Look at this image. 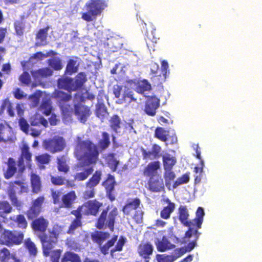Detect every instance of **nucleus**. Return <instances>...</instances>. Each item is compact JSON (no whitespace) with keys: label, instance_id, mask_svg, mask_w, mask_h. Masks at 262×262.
<instances>
[{"label":"nucleus","instance_id":"obj_1","mask_svg":"<svg viewBox=\"0 0 262 262\" xmlns=\"http://www.w3.org/2000/svg\"><path fill=\"white\" fill-rule=\"evenodd\" d=\"M74 154L81 167L88 166L83 171L76 173L74 179L77 181L85 180L93 172V167L98 162L99 151L98 146L90 140H82L80 137L76 138Z\"/></svg>","mask_w":262,"mask_h":262},{"label":"nucleus","instance_id":"obj_2","mask_svg":"<svg viewBox=\"0 0 262 262\" xmlns=\"http://www.w3.org/2000/svg\"><path fill=\"white\" fill-rule=\"evenodd\" d=\"M32 153L30 151L28 145L25 143L20 148V155L17 163L14 159L10 157L6 163L7 168L4 173L6 179L9 180L12 178L15 174L18 173L21 175L26 170V167L29 169L32 168Z\"/></svg>","mask_w":262,"mask_h":262},{"label":"nucleus","instance_id":"obj_3","mask_svg":"<svg viewBox=\"0 0 262 262\" xmlns=\"http://www.w3.org/2000/svg\"><path fill=\"white\" fill-rule=\"evenodd\" d=\"M179 220L181 223L185 226L192 228L194 230L198 231L201 228L202 224L203 222L205 212L204 209L199 207L196 211V216L192 221H189V213L186 206L181 205L178 208Z\"/></svg>","mask_w":262,"mask_h":262},{"label":"nucleus","instance_id":"obj_4","mask_svg":"<svg viewBox=\"0 0 262 262\" xmlns=\"http://www.w3.org/2000/svg\"><path fill=\"white\" fill-rule=\"evenodd\" d=\"M107 7V4L104 0H90L85 5L87 11L81 13V18L87 22L94 21Z\"/></svg>","mask_w":262,"mask_h":262},{"label":"nucleus","instance_id":"obj_5","mask_svg":"<svg viewBox=\"0 0 262 262\" xmlns=\"http://www.w3.org/2000/svg\"><path fill=\"white\" fill-rule=\"evenodd\" d=\"M109 206L103 209L97 219L95 227L98 229H104L108 228L113 232L116 219L119 215L118 210L116 207L108 212Z\"/></svg>","mask_w":262,"mask_h":262},{"label":"nucleus","instance_id":"obj_6","mask_svg":"<svg viewBox=\"0 0 262 262\" xmlns=\"http://www.w3.org/2000/svg\"><path fill=\"white\" fill-rule=\"evenodd\" d=\"M115 97L118 99L117 103L120 104H129L132 102H137L134 92L128 88L125 87L123 90L122 85L115 84L113 88Z\"/></svg>","mask_w":262,"mask_h":262},{"label":"nucleus","instance_id":"obj_7","mask_svg":"<svg viewBox=\"0 0 262 262\" xmlns=\"http://www.w3.org/2000/svg\"><path fill=\"white\" fill-rule=\"evenodd\" d=\"M102 205V203L94 199L84 202L81 205L79 206L76 209L82 215L96 216Z\"/></svg>","mask_w":262,"mask_h":262},{"label":"nucleus","instance_id":"obj_8","mask_svg":"<svg viewBox=\"0 0 262 262\" xmlns=\"http://www.w3.org/2000/svg\"><path fill=\"white\" fill-rule=\"evenodd\" d=\"M29 186L25 179L15 180L9 182L7 188L8 195H16L29 192Z\"/></svg>","mask_w":262,"mask_h":262},{"label":"nucleus","instance_id":"obj_9","mask_svg":"<svg viewBox=\"0 0 262 262\" xmlns=\"http://www.w3.org/2000/svg\"><path fill=\"white\" fill-rule=\"evenodd\" d=\"M43 146L46 150L51 153L61 151L66 147V142L62 137H55L51 139L45 140Z\"/></svg>","mask_w":262,"mask_h":262},{"label":"nucleus","instance_id":"obj_10","mask_svg":"<svg viewBox=\"0 0 262 262\" xmlns=\"http://www.w3.org/2000/svg\"><path fill=\"white\" fill-rule=\"evenodd\" d=\"M201 234V233L196 230H194L192 228L188 229L185 233L184 238L188 239L187 241H189L192 236L194 237V238L192 241L189 242L184 247H181L177 249L181 255H183L187 252L191 251L196 246V242Z\"/></svg>","mask_w":262,"mask_h":262},{"label":"nucleus","instance_id":"obj_11","mask_svg":"<svg viewBox=\"0 0 262 262\" xmlns=\"http://www.w3.org/2000/svg\"><path fill=\"white\" fill-rule=\"evenodd\" d=\"M102 185L105 189L107 198L111 202L114 201L116 200L115 186L117 185L115 177L110 173L108 174Z\"/></svg>","mask_w":262,"mask_h":262},{"label":"nucleus","instance_id":"obj_12","mask_svg":"<svg viewBox=\"0 0 262 262\" xmlns=\"http://www.w3.org/2000/svg\"><path fill=\"white\" fill-rule=\"evenodd\" d=\"M145 104L144 111L150 116H154L156 114V110L160 106V99L155 95L147 96Z\"/></svg>","mask_w":262,"mask_h":262},{"label":"nucleus","instance_id":"obj_13","mask_svg":"<svg viewBox=\"0 0 262 262\" xmlns=\"http://www.w3.org/2000/svg\"><path fill=\"white\" fill-rule=\"evenodd\" d=\"M143 25L146 28L145 40L146 45L148 47H151L155 44L157 43L160 39L159 35L156 32V29L152 23H149L148 27H147V24L143 23Z\"/></svg>","mask_w":262,"mask_h":262},{"label":"nucleus","instance_id":"obj_14","mask_svg":"<svg viewBox=\"0 0 262 262\" xmlns=\"http://www.w3.org/2000/svg\"><path fill=\"white\" fill-rule=\"evenodd\" d=\"M39 238L42 245L43 254L45 256L48 257L58 241L55 240L49 234L48 235L45 233L39 236Z\"/></svg>","mask_w":262,"mask_h":262},{"label":"nucleus","instance_id":"obj_15","mask_svg":"<svg viewBox=\"0 0 262 262\" xmlns=\"http://www.w3.org/2000/svg\"><path fill=\"white\" fill-rule=\"evenodd\" d=\"M49 222L43 216H40L34 220L31 223V227L33 231L36 233H45L48 228Z\"/></svg>","mask_w":262,"mask_h":262},{"label":"nucleus","instance_id":"obj_16","mask_svg":"<svg viewBox=\"0 0 262 262\" xmlns=\"http://www.w3.org/2000/svg\"><path fill=\"white\" fill-rule=\"evenodd\" d=\"M74 113L77 119L82 123H84L91 114L90 107L81 104L74 105Z\"/></svg>","mask_w":262,"mask_h":262},{"label":"nucleus","instance_id":"obj_17","mask_svg":"<svg viewBox=\"0 0 262 262\" xmlns=\"http://www.w3.org/2000/svg\"><path fill=\"white\" fill-rule=\"evenodd\" d=\"M154 247L152 245L148 242H142L138 247L137 252L139 255L144 258L147 262L150 258L152 254Z\"/></svg>","mask_w":262,"mask_h":262},{"label":"nucleus","instance_id":"obj_18","mask_svg":"<svg viewBox=\"0 0 262 262\" xmlns=\"http://www.w3.org/2000/svg\"><path fill=\"white\" fill-rule=\"evenodd\" d=\"M147 185V189L154 192H161L165 189L163 180L160 175L149 179Z\"/></svg>","mask_w":262,"mask_h":262},{"label":"nucleus","instance_id":"obj_19","mask_svg":"<svg viewBox=\"0 0 262 262\" xmlns=\"http://www.w3.org/2000/svg\"><path fill=\"white\" fill-rule=\"evenodd\" d=\"M160 168V163L159 161L151 162L149 163L144 168L143 171V174L144 177L149 178H154L160 176L158 170Z\"/></svg>","mask_w":262,"mask_h":262},{"label":"nucleus","instance_id":"obj_20","mask_svg":"<svg viewBox=\"0 0 262 262\" xmlns=\"http://www.w3.org/2000/svg\"><path fill=\"white\" fill-rule=\"evenodd\" d=\"M77 198L76 192L74 190L64 194L61 196V204L60 207L68 209L71 208L75 203Z\"/></svg>","mask_w":262,"mask_h":262},{"label":"nucleus","instance_id":"obj_21","mask_svg":"<svg viewBox=\"0 0 262 262\" xmlns=\"http://www.w3.org/2000/svg\"><path fill=\"white\" fill-rule=\"evenodd\" d=\"M142 156L144 159H156L161 156V147L157 144L152 145L151 150L147 151L144 148L141 149Z\"/></svg>","mask_w":262,"mask_h":262},{"label":"nucleus","instance_id":"obj_22","mask_svg":"<svg viewBox=\"0 0 262 262\" xmlns=\"http://www.w3.org/2000/svg\"><path fill=\"white\" fill-rule=\"evenodd\" d=\"M71 214L74 215L75 218L72 221L71 224L69 227L67 233L69 234L74 233L75 230L79 227L82 226V215L77 210H73L71 212Z\"/></svg>","mask_w":262,"mask_h":262},{"label":"nucleus","instance_id":"obj_23","mask_svg":"<svg viewBox=\"0 0 262 262\" xmlns=\"http://www.w3.org/2000/svg\"><path fill=\"white\" fill-rule=\"evenodd\" d=\"M157 249L159 252H165L175 248V245L171 244L166 236H163L161 239L157 238L155 242Z\"/></svg>","mask_w":262,"mask_h":262},{"label":"nucleus","instance_id":"obj_24","mask_svg":"<svg viewBox=\"0 0 262 262\" xmlns=\"http://www.w3.org/2000/svg\"><path fill=\"white\" fill-rule=\"evenodd\" d=\"M15 138L11 132L6 128L5 125L0 123V143L11 144L15 141Z\"/></svg>","mask_w":262,"mask_h":262},{"label":"nucleus","instance_id":"obj_25","mask_svg":"<svg viewBox=\"0 0 262 262\" xmlns=\"http://www.w3.org/2000/svg\"><path fill=\"white\" fill-rule=\"evenodd\" d=\"M141 204V201L138 198H136L132 201H128L123 207L122 211L127 215H132L134 211L139 208Z\"/></svg>","mask_w":262,"mask_h":262},{"label":"nucleus","instance_id":"obj_26","mask_svg":"<svg viewBox=\"0 0 262 262\" xmlns=\"http://www.w3.org/2000/svg\"><path fill=\"white\" fill-rule=\"evenodd\" d=\"M73 82L74 79L72 78L68 77H61L57 80V85L59 89L71 92L75 91Z\"/></svg>","mask_w":262,"mask_h":262},{"label":"nucleus","instance_id":"obj_27","mask_svg":"<svg viewBox=\"0 0 262 262\" xmlns=\"http://www.w3.org/2000/svg\"><path fill=\"white\" fill-rule=\"evenodd\" d=\"M164 202L167 205L164 206L160 211V217L164 220H168L170 218L171 213L175 209V204L172 202L168 198L165 199Z\"/></svg>","mask_w":262,"mask_h":262},{"label":"nucleus","instance_id":"obj_28","mask_svg":"<svg viewBox=\"0 0 262 262\" xmlns=\"http://www.w3.org/2000/svg\"><path fill=\"white\" fill-rule=\"evenodd\" d=\"M52 97L57 100L59 105L67 103L72 99V96L70 94L57 90L53 92Z\"/></svg>","mask_w":262,"mask_h":262},{"label":"nucleus","instance_id":"obj_29","mask_svg":"<svg viewBox=\"0 0 262 262\" xmlns=\"http://www.w3.org/2000/svg\"><path fill=\"white\" fill-rule=\"evenodd\" d=\"M102 171L97 170L93 173L91 178L86 183V188H95L100 183L102 177Z\"/></svg>","mask_w":262,"mask_h":262},{"label":"nucleus","instance_id":"obj_30","mask_svg":"<svg viewBox=\"0 0 262 262\" xmlns=\"http://www.w3.org/2000/svg\"><path fill=\"white\" fill-rule=\"evenodd\" d=\"M32 192L38 193L41 189V182L40 177L35 173H32L30 177Z\"/></svg>","mask_w":262,"mask_h":262},{"label":"nucleus","instance_id":"obj_31","mask_svg":"<svg viewBox=\"0 0 262 262\" xmlns=\"http://www.w3.org/2000/svg\"><path fill=\"white\" fill-rule=\"evenodd\" d=\"M169 131L166 130L164 128L160 126L156 127L155 130L154 137L159 140L164 142L167 145L168 143V135Z\"/></svg>","mask_w":262,"mask_h":262},{"label":"nucleus","instance_id":"obj_32","mask_svg":"<svg viewBox=\"0 0 262 262\" xmlns=\"http://www.w3.org/2000/svg\"><path fill=\"white\" fill-rule=\"evenodd\" d=\"M110 233L107 232L96 231L91 235L93 241L99 246H101L103 242L110 237Z\"/></svg>","mask_w":262,"mask_h":262},{"label":"nucleus","instance_id":"obj_33","mask_svg":"<svg viewBox=\"0 0 262 262\" xmlns=\"http://www.w3.org/2000/svg\"><path fill=\"white\" fill-rule=\"evenodd\" d=\"M33 77L35 79L47 78L53 74V71L49 68H43L31 72Z\"/></svg>","mask_w":262,"mask_h":262},{"label":"nucleus","instance_id":"obj_34","mask_svg":"<svg viewBox=\"0 0 262 262\" xmlns=\"http://www.w3.org/2000/svg\"><path fill=\"white\" fill-rule=\"evenodd\" d=\"M5 110L7 111V112L10 116H14L15 107H14L13 103L10 101L8 98L3 100L2 104L1 106V111L4 112Z\"/></svg>","mask_w":262,"mask_h":262},{"label":"nucleus","instance_id":"obj_35","mask_svg":"<svg viewBox=\"0 0 262 262\" xmlns=\"http://www.w3.org/2000/svg\"><path fill=\"white\" fill-rule=\"evenodd\" d=\"M110 126L111 129L116 133L121 128L122 121L120 117L117 114L113 115L109 120Z\"/></svg>","mask_w":262,"mask_h":262},{"label":"nucleus","instance_id":"obj_36","mask_svg":"<svg viewBox=\"0 0 262 262\" xmlns=\"http://www.w3.org/2000/svg\"><path fill=\"white\" fill-rule=\"evenodd\" d=\"M51 158V157L49 154L45 153L36 156L35 160L40 168H45V165L50 162Z\"/></svg>","mask_w":262,"mask_h":262},{"label":"nucleus","instance_id":"obj_37","mask_svg":"<svg viewBox=\"0 0 262 262\" xmlns=\"http://www.w3.org/2000/svg\"><path fill=\"white\" fill-rule=\"evenodd\" d=\"M162 159L164 169H172L177 162L176 158L169 154L163 155Z\"/></svg>","mask_w":262,"mask_h":262},{"label":"nucleus","instance_id":"obj_38","mask_svg":"<svg viewBox=\"0 0 262 262\" xmlns=\"http://www.w3.org/2000/svg\"><path fill=\"white\" fill-rule=\"evenodd\" d=\"M49 28V27H46L45 28L40 29L37 33L36 35V39L37 40H39V46H44L47 45L48 42L47 41V38Z\"/></svg>","mask_w":262,"mask_h":262},{"label":"nucleus","instance_id":"obj_39","mask_svg":"<svg viewBox=\"0 0 262 262\" xmlns=\"http://www.w3.org/2000/svg\"><path fill=\"white\" fill-rule=\"evenodd\" d=\"M86 75L84 72L79 73L75 77L73 84L75 91L80 89L86 81Z\"/></svg>","mask_w":262,"mask_h":262},{"label":"nucleus","instance_id":"obj_40","mask_svg":"<svg viewBox=\"0 0 262 262\" xmlns=\"http://www.w3.org/2000/svg\"><path fill=\"white\" fill-rule=\"evenodd\" d=\"M61 262H81V260L77 254L66 251L61 258Z\"/></svg>","mask_w":262,"mask_h":262},{"label":"nucleus","instance_id":"obj_41","mask_svg":"<svg viewBox=\"0 0 262 262\" xmlns=\"http://www.w3.org/2000/svg\"><path fill=\"white\" fill-rule=\"evenodd\" d=\"M13 233L12 231L4 229L0 237V244L10 246Z\"/></svg>","mask_w":262,"mask_h":262},{"label":"nucleus","instance_id":"obj_42","mask_svg":"<svg viewBox=\"0 0 262 262\" xmlns=\"http://www.w3.org/2000/svg\"><path fill=\"white\" fill-rule=\"evenodd\" d=\"M57 169L59 172L67 173L69 170L70 167L67 164V160L66 156L62 155L57 158Z\"/></svg>","mask_w":262,"mask_h":262},{"label":"nucleus","instance_id":"obj_43","mask_svg":"<svg viewBox=\"0 0 262 262\" xmlns=\"http://www.w3.org/2000/svg\"><path fill=\"white\" fill-rule=\"evenodd\" d=\"M78 70V64L77 61L72 59L68 60V63L64 71V74L67 75H71L72 74L76 73Z\"/></svg>","mask_w":262,"mask_h":262},{"label":"nucleus","instance_id":"obj_44","mask_svg":"<svg viewBox=\"0 0 262 262\" xmlns=\"http://www.w3.org/2000/svg\"><path fill=\"white\" fill-rule=\"evenodd\" d=\"M107 46L112 52H116L122 48L123 43L119 38H112L108 40Z\"/></svg>","mask_w":262,"mask_h":262},{"label":"nucleus","instance_id":"obj_45","mask_svg":"<svg viewBox=\"0 0 262 262\" xmlns=\"http://www.w3.org/2000/svg\"><path fill=\"white\" fill-rule=\"evenodd\" d=\"M107 108L102 103H98L96 105V115L101 120H103L108 115Z\"/></svg>","mask_w":262,"mask_h":262},{"label":"nucleus","instance_id":"obj_46","mask_svg":"<svg viewBox=\"0 0 262 262\" xmlns=\"http://www.w3.org/2000/svg\"><path fill=\"white\" fill-rule=\"evenodd\" d=\"M3 210V211L0 212V217L5 219L6 214L11 212L12 207L8 201H0V210Z\"/></svg>","mask_w":262,"mask_h":262},{"label":"nucleus","instance_id":"obj_47","mask_svg":"<svg viewBox=\"0 0 262 262\" xmlns=\"http://www.w3.org/2000/svg\"><path fill=\"white\" fill-rule=\"evenodd\" d=\"M151 85L146 79H143L139 81L136 88L137 93L143 94L145 91H149L151 89Z\"/></svg>","mask_w":262,"mask_h":262},{"label":"nucleus","instance_id":"obj_48","mask_svg":"<svg viewBox=\"0 0 262 262\" xmlns=\"http://www.w3.org/2000/svg\"><path fill=\"white\" fill-rule=\"evenodd\" d=\"M109 134L106 132L102 133V138L98 141V146L101 150H104L110 145Z\"/></svg>","mask_w":262,"mask_h":262},{"label":"nucleus","instance_id":"obj_49","mask_svg":"<svg viewBox=\"0 0 262 262\" xmlns=\"http://www.w3.org/2000/svg\"><path fill=\"white\" fill-rule=\"evenodd\" d=\"M41 212V209L30 206L26 211V215L28 220L32 222L34 220L38 217V216Z\"/></svg>","mask_w":262,"mask_h":262},{"label":"nucleus","instance_id":"obj_50","mask_svg":"<svg viewBox=\"0 0 262 262\" xmlns=\"http://www.w3.org/2000/svg\"><path fill=\"white\" fill-rule=\"evenodd\" d=\"M165 172L164 173V178L165 181L166 185L167 186L171 184V182L176 178L174 172L172 170V169H164Z\"/></svg>","mask_w":262,"mask_h":262},{"label":"nucleus","instance_id":"obj_51","mask_svg":"<svg viewBox=\"0 0 262 262\" xmlns=\"http://www.w3.org/2000/svg\"><path fill=\"white\" fill-rule=\"evenodd\" d=\"M40 108L43 114L47 116L49 115L51 113L52 109L50 101L47 99L43 100L40 106Z\"/></svg>","mask_w":262,"mask_h":262},{"label":"nucleus","instance_id":"obj_52","mask_svg":"<svg viewBox=\"0 0 262 262\" xmlns=\"http://www.w3.org/2000/svg\"><path fill=\"white\" fill-rule=\"evenodd\" d=\"M16 33L18 36L23 35L25 28V23L23 19L17 20L14 24Z\"/></svg>","mask_w":262,"mask_h":262},{"label":"nucleus","instance_id":"obj_53","mask_svg":"<svg viewBox=\"0 0 262 262\" xmlns=\"http://www.w3.org/2000/svg\"><path fill=\"white\" fill-rule=\"evenodd\" d=\"M189 181V176L188 173L183 174L181 177L178 178L173 184V188H176L179 186L186 184Z\"/></svg>","mask_w":262,"mask_h":262},{"label":"nucleus","instance_id":"obj_54","mask_svg":"<svg viewBox=\"0 0 262 262\" xmlns=\"http://www.w3.org/2000/svg\"><path fill=\"white\" fill-rule=\"evenodd\" d=\"M49 65L54 70H60L62 68L61 61L59 58H53L48 60Z\"/></svg>","mask_w":262,"mask_h":262},{"label":"nucleus","instance_id":"obj_55","mask_svg":"<svg viewBox=\"0 0 262 262\" xmlns=\"http://www.w3.org/2000/svg\"><path fill=\"white\" fill-rule=\"evenodd\" d=\"M15 222L17 226L22 229H26L28 227L27 221L23 214L17 215L16 217Z\"/></svg>","mask_w":262,"mask_h":262},{"label":"nucleus","instance_id":"obj_56","mask_svg":"<svg viewBox=\"0 0 262 262\" xmlns=\"http://www.w3.org/2000/svg\"><path fill=\"white\" fill-rule=\"evenodd\" d=\"M12 236L13 237L11 239V246L14 245H18L22 243L24 239V235L23 232H19L17 234H14L13 233Z\"/></svg>","mask_w":262,"mask_h":262},{"label":"nucleus","instance_id":"obj_57","mask_svg":"<svg viewBox=\"0 0 262 262\" xmlns=\"http://www.w3.org/2000/svg\"><path fill=\"white\" fill-rule=\"evenodd\" d=\"M59 106H60L62 115L64 117H68L71 116L73 111L71 105L65 103L60 104Z\"/></svg>","mask_w":262,"mask_h":262},{"label":"nucleus","instance_id":"obj_58","mask_svg":"<svg viewBox=\"0 0 262 262\" xmlns=\"http://www.w3.org/2000/svg\"><path fill=\"white\" fill-rule=\"evenodd\" d=\"M51 181L52 183L56 186H61L69 182L64 178L61 176H52L51 177Z\"/></svg>","mask_w":262,"mask_h":262},{"label":"nucleus","instance_id":"obj_59","mask_svg":"<svg viewBox=\"0 0 262 262\" xmlns=\"http://www.w3.org/2000/svg\"><path fill=\"white\" fill-rule=\"evenodd\" d=\"M25 245L31 255L33 256H35L36 255L37 249L34 243L31 241L30 238H28L26 241Z\"/></svg>","mask_w":262,"mask_h":262},{"label":"nucleus","instance_id":"obj_60","mask_svg":"<svg viewBox=\"0 0 262 262\" xmlns=\"http://www.w3.org/2000/svg\"><path fill=\"white\" fill-rule=\"evenodd\" d=\"M126 240V239L125 237L123 236H120L115 247L111 250V253H113L116 251H122Z\"/></svg>","mask_w":262,"mask_h":262},{"label":"nucleus","instance_id":"obj_61","mask_svg":"<svg viewBox=\"0 0 262 262\" xmlns=\"http://www.w3.org/2000/svg\"><path fill=\"white\" fill-rule=\"evenodd\" d=\"M0 253L3 254L0 256V262H7L10 258H11V255L10 251L6 248H3L0 250Z\"/></svg>","mask_w":262,"mask_h":262},{"label":"nucleus","instance_id":"obj_62","mask_svg":"<svg viewBox=\"0 0 262 262\" xmlns=\"http://www.w3.org/2000/svg\"><path fill=\"white\" fill-rule=\"evenodd\" d=\"M134 213L133 215V219L137 223H141L143 220V211L139 207L134 211Z\"/></svg>","mask_w":262,"mask_h":262},{"label":"nucleus","instance_id":"obj_63","mask_svg":"<svg viewBox=\"0 0 262 262\" xmlns=\"http://www.w3.org/2000/svg\"><path fill=\"white\" fill-rule=\"evenodd\" d=\"M44 201L45 197L43 196H40L32 201L31 206L41 210L42 205Z\"/></svg>","mask_w":262,"mask_h":262},{"label":"nucleus","instance_id":"obj_64","mask_svg":"<svg viewBox=\"0 0 262 262\" xmlns=\"http://www.w3.org/2000/svg\"><path fill=\"white\" fill-rule=\"evenodd\" d=\"M19 125L21 130L26 134H28L29 131V125L24 118H20Z\"/></svg>","mask_w":262,"mask_h":262}]
</instances>
